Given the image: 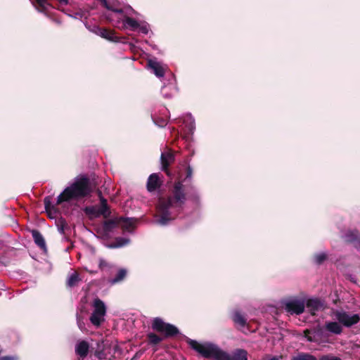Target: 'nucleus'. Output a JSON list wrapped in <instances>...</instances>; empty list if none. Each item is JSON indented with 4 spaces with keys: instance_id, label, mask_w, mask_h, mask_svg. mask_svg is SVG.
Segmentation results:
<instances>
[{
    "instance_id": "nucleus-1",
    "label": "nucleus",
    "mask_w": 360,
    "mask_h": 360,
    "mask_svg": "<svg viewBox=\"0 0 360 360\" xmlns=\"http://www.w3.org/2000/svg\"><path fill=\"white\" fill-rule=\"evenodd\" d=\"M187 200V193L182 181H176L167 197H160L156 206V222L165 226L176 219Z\"/></svg>"
},
{
    "instance_id": "nucleus-2",
    "label": "nucleus",
    "mask_w": 360,
    "mask_h": 360,
    "mask_svg": "<svg viewBox=\"0 0 360 360\" xmlns=\"http://www.w3.org/2000/svg\"><path fill=\"white\" fill-rule=\"evenodd\" d=\"M92 190L90 186V180L86 176H82L77 179L74 183L68 186L58 196L56 205L51 202V197L46 196L44 199V208L49 217L53 218V214L58 212L57 205L63 202H69L72 200H79L90 195Z\"/></svg>"
},
{
    "instance_id": "nucleus-3",
    "label": "nucleus",
    "mask_w": 360,
    "mask_h": 360,
    "mask_svg": "<svg viewBox=\"0 0 360 360\" xmlns=\"http://www.w3.org/2000/svg\"><path fill=\"white\" fill-rule=\"evenodd\" d=\"M186 342L204 358L214 359V360H248V354L244 349H236L230 355L213 343L200 344L198 341L189 338Z\"/></svg>"
},
{
    "instance_id": "nucleus-4",
    "label": "nucleus",
    "mask_w": 360,
    "mask_h": 360,
    "mask_svg": "<svg viewBox=\"0 0 360 360\" xmlns=\"http://www.w3.org/2000/svg\"><path fill=\"white\" fill-rule=\"evenodd\" d=\"M151 328L160 333L165 339L174 338L180 333L179 328L173 324L166 323L160 317L152 320Z\"/></svg>"
},
{
    "instance_id": "nucleus-5",
    "label": "nucleus",
    "mask_w": 360,
    "mask_h": 360,
    "mask_svg": "<svg viewBox=\"0 0 360 360\" xmlns=\"http://www.w3.org/2000/svg\"><path fill=\"white\" fill-rule=\"evenodd\" d=\"M93 306L94 309L90 316V321L94 326H99L104 321L106 307L104 302L99 298L94 300Z\"/></svg>"
},
{
    "instance_id": "nucleus-6",
    "label": "nucleus",
    "mask_w": 360,
    "mask_h": 360,
    "mask_svg": "<svg viewBox=\"0 0 360 360\" xmlns=\"http://www.w3.org/2000/svg\"><path fill=\"white\" fill-rule=\"evenodd\" d=\"M333 315L342 326L347 328H350L360 321V316L359 314H351L343 310H335L333 311Z\"/></svg>"
},
{
    "instance_id": "nucleus-7",
    "label": "nucleus",
    "mask_w": 360,
    "mask_h": 360,
    "mask_svg": "<svg viewBox=\"0 0 360 360\" xmlns=\"http://www.w3.org/2000/svg\"><path fill=\"white\" fill-rule=\"evenodd\" d=\"M284 309L290 314L300 315L304 311L305 301L303 299H290L284 303Z\"/></svg>"
},
{
    "instance_id": "nucleus-8",
    "label": "nucleus",
    "mask_w": 360,
    "mask_h": 360,
    "mask_svg": "<svg viewBox=\"0 0 360 360\" xmlns=\"http://www.w3.org/2000/svg\"><path fill=\"white\" fill-rule=\"evenodd\" d=\"M305 307L311 316H316V311L324 310L327 307L325 300L313 297L307 300Z\"/></svg>"
},
{
    "instance_id": "nucleus-9",
    "label": "nucleus",
    "mask_w": 360,
    "mask_h": 360,
    "mask_svg": "<svg viewBox=\"0 0 360 360\" xmlns=\"http://www.w3.org/2000/svg\"><path fill=\"white\" fill-rule=\"evenodd\" d=\"M175 156L172 150L162 153L160 156L161 169L167 176L170 175L169 166L174 162Z\"/></svg>"
},
{
    "instance_id": "nucleus-10",
    "label": "nucleus",
    "mask_w": 360,
    "mask_h": 360,
    "mask_svg": "<svg viewBox=\"0 0 360 360\" xmlns=\"http://www.w3.org/2000/svg\"><path fill=\"white\" fill-rule=\"evenodd\" d=\"M94 32L110 41L118 42L120 41V38L115 35V32L113 30L97 26L94 27Z\"/></svg>"
},
{
    "instance_id": "nucleus-11",
    "label": "nucleus",
    "mask_w": 360,
    "mask_h": 360,
    "mask_svg": "<svg viewBox=\"0 0 360 360\" xmlns=\"http://www.w3.org/2000/svg\"><path fill=\"white\" fill-rule=\"evenodd\" d=\"M345 242L353 244L356 248H360V232L357 230H350L346 232L344 236Z\"/></svg>"
},
{
    "instance_id": "nucleus-12",
    "label": "nucleus",
    "mask_w": 360,
    "mask_h": 360,
    "mask_svg": "<svg viewBox=\"0 0 360 360\" xmlns=\"http://www.w3.org/2000/svg\"><path fill=\"white\" fill-rule=\"evenodd\" d=\"M90 345L86 340H80L75 345V354L79 356V359L83 360L86 358L89 352Z\"/></svg>"
},
{
    "instance_id": "nucleus-13",
    "label": "nucleus",
    "mask_w": 360,
    "mask_h": 360,
    "mask_svg": "<svg viewBox=\"0 0 360 360\" xmlns=\"http://www.w3.org/2000/svg\"><path fill=\"white\" fill-rule=\"evenodd\" d=\"M162 185V182L160 180L159 176L156 173H153L150 174L147 181V190L149 192H153L156 191L158 188H160Z\"/></svg>"
},
{
    "instance_id": "nucleus-14",
    "label": "nucleus",
    "mask_w": 360,
    "mask_h": 360,
    "mask_svg": "<svg viewBox=\"0 0 360 360\" xmlns=\"http://www.w3.org/2000/svg\"><path fill=\"white\" fill-rule=\"evenodd\" d=\"M120 217H115L111 219L106 220L103 224V232L105 235L109 234L115 228L120 226Z\"/></svg>"
},
{
    "instance_id": "nucleus-15",
    "label": "nucleus",
    "mask_w": 360,
    "mask_h": 360,
    "mask_svg": "<svg viewBox=\"0 0 360 360\" xmlns=\"http://www.w3.org/2000/svg\"><path fill=\"white\" fill-rule=\"evenodd\" d=\"M325 329L332 334L340 335L343 331V326L338 321H326L325 323Z\"/></svg>"
},
{
    "instance_id": "nucleus-16",
    "label": "nucleus",
    "mask_w": 360,
    "mask_h": 360,
    "mask_svg": "<svg viewBox=\"0 0 360 360\" xmlns=\"http://www.w3.org/2000/svg\"><path fill=\"white\" fill-rule=\"evenodd\" d=\"M99 198H100V207L98 209L99 216H103L104 218H108L110 215V207L108 205L107 200L102 196L101 192L98 193Z\"/></svg>"
},
{
    "instance_id": "nucleus-17",
    "label": "nucleus",
    "mask_w": 360,
    "mask_h": 360,
    "mask_svg": "<svg viewBox=\"0 0 360 360\" xmlns=\"http://www.w3.org/2000/svg\"><path fill=\"white\" fill-rule=\"evenodd\" d=\"M148 66L153 71V73L158 77H162L165 75V69L161 64L155 60H149L148 61Z\"/></svg>"
},
{
    "instance_id": "nucleus-18",
    "label": "nucleus",
    "mask_w": 360,
    "mask_h": 360,
    "mask_svg": "<svg viewBox=\"0 0 360 360\" xmlns=\"http://www.w3.org/2000/svg\"><path fill=\"white\" fill-rule=\"evenodd\" d=\"M147 343L151 347H156L162 342L165 338L161 335H158L155 333L150 332L146 335Z\"/></svg>"
},
{
    "instance_id": "nucleus-19",
    "label": "nucleus",
    "mask_w": 360,
    "mask_h": 360,
    "mask_svg": "<svg viewBox=\"0 0 360 360\" xmlns=\"http://www.w3.org/2000/svg\"><path fill=\"white\" fill-rule=\"evenodd\" d=\"M31 232L35 244L41 250H46V242L41 233L36 229L32 230Z\"/></svg>"
},
{
    "instance_id": "nucleus-20",
    "label": "nucleus",
    "mask_w": 360,
    "mask_h": 360,
    "mask_svg": "<svg viewBox=\"0 0 360 360\" xmlns=\"http://www.w3.org/2000/svg\"><path fill=\"white\" fill-rule=\"evenodd\" d=\"M312 333L314 334V338L317 340H323L328 335L326 334L325 326L322 327L320 325H317L316 326L312 328Z\"/></svg>"
},
{
    "instance_id": "nucleus-21",
    "label": "nucleus",
    "mask_w": 360,
    "mask_h": 360,
    "mask_svg": "<svg viewBox=\"0 0 360 360\" xmlns=\"http://www.w3.org/2000/svg\"><path fill=\"white\" fill-rule=\"evenodd\" d=\"M232 321L236 325L239 326L240 328H244L245 326H248L247 319L238 311H234L232 316Z\"/></svg>"
},
{
    "instance_id": "nucleus-22",
    "label": "nucleus",
    "mask_w": 360,
    "mask_h": 360,
    "mask_svg": "<svg viewBox=\"0 0 360 360\" xmlns=\"http://www.w3.org/2000/svg\"><path fill=\"white\" fill-rule=\"evenodd\" d=\"M120 226L124 230L129 231L131 229H133L135 226L136 219L133 218H124L122 217H120Z\"/></svg>"
},
{
    "instance_id": "nucleus-23",
    "label": "nucleus",
    "mask_w": 360,
    "mask_h": 360,
    "mask_svg": "<svg viewBox=\"0 0 360 360\" xmlns=\"http://www.w3.org/2000/svg\"><path fill=\"white\" fill-rule=\"evenodd\" d=\"M80 281L81 278H79V274L77 271H75L68 276L66 281V285L70 288H74L77 286Z\"/></svg>"
},
{
    "instance_id": "nucleus-24",
    "label": "nucleus",
    "mask_w": 360,
    "mask_h": 360,
    "mask_svg": "<svg viewBox=\"0 0 360 360\" xmlns=\"http://www.w3.org/2000/svg\"><path fill=\"white\" fill-rule=\"evenodd\" d=\"M60 4L62 5H68V0H57ZM39 8H37L39 12L45 13L47 7H46V3L47 0H36Z\"/></svg>"
},
{
    "instance_id": "nucleus-25",
    "label": "nucleus",
    "mask_w": 360,
    "mask_h": 360,
    "mask_svg": "<svg viewBox=\"0 0 360 360\" xmlns=\"http://www.w3.org/2000/svg\"><path fill=\"white\" fill-rule=\"evenodd\" d=\"M290 360H317L316 357L310 353L299 352L293 356Z\"/></svg>"
},
{
    "instance_id": "nucleus-26",
    "label": "nucleus",
    "mask_w": 360,
    "mask_h": 360,
    "mask_svg": "<svg viewBox=\"0 0 360 360\" xmlns=\"http://www.w3.org/2000/svg\"><path fill=\"white\" fill-rule=\"evenodd\" d=\"M127 276V271L124 269H119L117 274H116L114 278H112L109 281V282L114 285L115 283H120Z\"/></svg>"
},
{
    "instance_id": "nucleus-27",
    "label": "nucleus",
    "mask_w": 360,
    "mask_h": 360,
    "mask_svg": "<svg viewBox=\"0 0 360 360\" xmlns=\"http://www.w3.org/2000/svg\"><path fill=\"white\" fill-rule=\"evenodd\" d=\"M83 210L85 214L87 215L90 219L100 217L98 210L95 206H86L84 208Z\"/></svg>"
},
{
    "instance_id": "nucleus-28",
    "label": "nucleus",
    "mask_w": 360,
    "mask_h": 360,
    "mask_svg": "<svg viewBox=\"0 0 360 360\" xmlns=\"http://www.w3.org/2000/svg\"><path fill=\"white\" fill-rule=\"evenodd\" d=\"M125 25L129 27L131 30H136L140 26L139 23L136 20L133 18L126 16L123 20Z\"/></svg>"
},
{
    "instance_id": "nucleus-29",
    "label": "nucleus",
    "mask_w": 360,
    "mask_h": 360,
    "mask_svg": "<svg viewBox=\"0 0 360 360\" xmlns=\"http://www.w3.org/2000/svg\"><path fill=\"white\" fill-rule=\"evenodd\" d=\"M327 259V255L326 253H319L314 255V262L316 264H323Z\"/></svg>"
},
{
    "instance_id": "nucleus-30",
    "label": "nucleus",
    "mask_w": 360,
    "mask_h": 360,
    "mask_svg": "<svg viewBox=\"0 0 360 360\" xmlns=\"http://www.w3.org/2000/svg\"><path fill=\"white\" fill-rule=\"evenodd\" d=\"M153 120H154L155 124L160 127H164L168 123L167 120L165 118H162V117L154 118Z\"/></svg>"
},
{
    "instance_id": "nucleus-31",
    "label": "nucleus",
    "mask_w": 360,
    "mask_h": 360,
    "mask_svg": "<svg viewBox=\"0 0 360 360\" xmlns=\"http://www.w3.org/2000/svg\"><path fill=\"white\" fill-rule=\"evenodd\" d=\"M94 356L99 360H105L107 355L103 349H96L94 352Z\"/></svg>"
},
{
    "instance_id": "nucleus-32",
    "label": "nucleus",
    "mask_w": 360,
    "mask_h": 360,
    "mask_svg": "<svg viewBox=\"0 0 360 360\" xmlns=\"http://www.w3.org/2000/svg\"><path fill=\"white\" fill-rule=\"evenodd\" d=\"M104 8H105L106 9L109 10V11H111L114 13H124V11L122 8H115L113 6H112L111 4H110L108 1H107V6H103Z\"/></svg>"
},
{
    "instance_id": "nucleus-33",
    "label": "nucleus",
    "mask_w": 360,
    "mask_h": 360,
    "mask_svg": "<svg viewBox=\"0 0 360 360\" xmlns=\"http://www.w3.org/2000/svg\"><path fill=\"white\" fill-rule=\"evenodd\" d=\"M304 337L307 340L308 342H316V338H313L312 336L309 335L312 333V329H306L304 330Z\"/></svg>"
},
{
    "instance_id": "nucleus-34",
    "label": "nucleus",
    "mask_w": 360,
    "mask_h": 360,
    "mask_svg": "<svg viewBox=\"0 0 360 360\" xmlns=\"http://www.w3.org/2000/svg\"><path fill=\"white\" fill-rule=\"evenodd\" d=\"M98 266L102 271H104L105 269L111 268V265L103 259H100Z\"/></svg>"
},
{
    "instance_id": "nucleus-35",
    "label": "nucleus",
    "mask_w": 360,
    "mask_h": 360,
    "mask_svg": "<svg viewBox=\"0 0 360 360\" xmlns=\"http://www.w3.org/2000/svg\"><path fill=\"white\" fill-rule=\"evenodd\" d=\"M319 360H342L340 357L333 356L332 354L323 355L319 358Z\"/></svg>"
},
{
    "instance_id": "nucleus-36",
    "label": "nucleus",
    "mask_w": 360,
    "mask_h": 360,
    "mask_svg": "<svg viewBox=\"0 0 360 360\" xmlns=\"http://www.w3.org/2000/svg\"><path fill=\"white\" fill-rule=\"evenodd\" d=\"M186 172V175L185 179H184V181H186L188 179H191L193 175V169L191 167V166L188 165L187 167Z\"/></svg>"
},
{
    "instance_id": "nucleus-37",
    "label": "nucleus",
    "mask_w": 360,
    "mask_h": 360,
    "mask_svg": "<svg viewBox=\"0 0 360 360\" xmlns=\"http://www.w3.org/2000/svg\"><path fill=\"white\" fill-rule=\"evenodd\" d=\"M0 360H15V357L11 356H0Z\"/></svg>"
},
{
    "instance_id": "nucleus-38",
    "label": "nucleus",
    "mask_w": 360,
    "mask_h": 360,
    "mask_svg": "<svg viewBox=\"0 0 360 360\" xmlns=\"http://www.w3.org/2000/svg\"><path fill=\"white\" fill-rule=\"evenodd\" d=\"M139 28H140V30L142 33H143V34L148 33V28L146 27V26H141V27L139 26Z\"/></svg>"
},
{
    "instance_id": "nucleus-39",
    "label": "nucleus",
    "mask_w": 360,
    "mask_h": 360,
    "mask_svg": "<svg viewBox=\"0 0 360 360\" xmlns=\"http://www.w3.org/2000/svg\"><path fill=\"white\" fill-rule=\"evenodd\" d=\"M67 226V224L65 223H62L60 227L59 228V230L61 233H64V229Z\"/></svg>"
},
{
    "instance_id": "nucleus-40",
    "label": "nucleus",
    "mask_w": 360,
    "mask_h": 360,
    "mask_svg": "<svg viewBox=\"0 0 360 360\" xmlns=\"http://www.w3.org/2000/svg\"><path fill=\"white\" fill-rule=\"evenodd\" d=\"M101 4L102 6H107V0H98Z\"/></svg>"
},
{
    "instance_id": "nucleus-41",
    "label": "nucleus",
    "mask_w": 360,
    "mask_h": 360,
    "mask_svg": "<svg viewBox=\"0 0 360 360\" xmlns=\"http://www.w3.org/2000/svg\"><path fill=\"white\" fill-rule=\"evenodd\" d=\"M78 324H79V328H81L82 323H80V321H79V319H78Z\"/></svg>"
},
{
    "instance_id": "nucleus-42",
    "label": "nucleus",
    "mask_w": 360,
    "mask_h": 360,
    "mask_svg": "<svg viewBox=\"0 0 360 360\" xmlns=\"http://www.w3.org/2000/svg\"><path fill=\"white\" fill-rule=\"evenodd\" d=\"M193 198H196V195L194 193L193 194Z\"/></svg>"
}]
</instances>
